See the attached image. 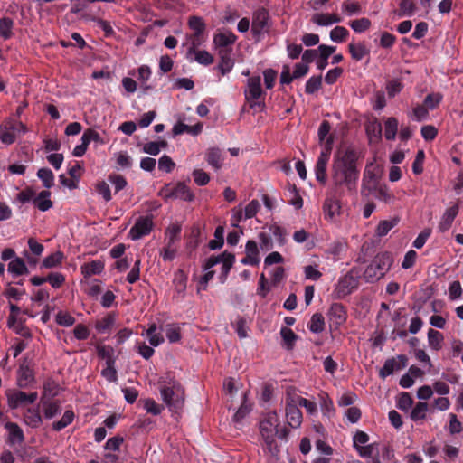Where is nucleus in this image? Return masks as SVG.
Wrapping results in <instances>:
<instances>
[{"instance_id": "nucleus-17", "label": "nucleus", "mask_w": 463, "mask_h": 463, "mask_svg": "<svg viewBox=\"0 0 463 463\" xmlns=\"http://www.w3.org/2000/svg\"><path fill=\"white\" fill-rule=\"evenodd\" d=\"M368 440L369 437L364 431H357L353 438L354 446L363 458H369L373 453L372 445H366Z\"/></svg>"}, {"instance_id": "nucleus-9", "label": "nucleus", "mask_w": 463, "mask_h": 463, "mask_svg": "<svg viewBox=\"0 0 463 463\" xmlns=\"http://www.w3.org/2000/svg\"><path fill=\"white\" fill-rule=\"evenodd\" d=\"M236 39L237 37L232 32L229 30H223L217 32L213 35V43L218 52L219 51H222L223 52H231Z\"/></svg>"}, {"instance_id": "nucleus-50", "label": "nucleus", "mask_w": 463, "mask_h": 463, "mask_svg": "<svg viewBox=\"0 0 463 463\" xmlns=\"http://www.w3.org/2000/svg\"><path fill=\"white\" fill-rule=\"evenodd\" d=\"M428 410L429 406L426 402H418L411 412V419L414 421L423 420Z\"/></svg>"}, {"instance_id": "nucleus-38", "label": "nucleus", "mask_w": 463, "mask_h": 463, "mask_svg": "<svg viewBox=\"0 0 463 463\" xmlns=\"http://www.w3.org/2000/svg\"><path fill=\"white\" fill-rule=\"evenodd\" d=\"M178 245L165 242V246L160 250L159 255L164 261H172L177 255Z\"/></svg>"}, {"instance_id": "nucleus-26", "label": "nucleus", "mask_w": 463, "mask_h": 463, "mask_svg": "<svg viewBox=\"0 0 463 463\" xmlns=\"http://www.w3.org/2000/svg\"><path fill=\"white\" fill-rule=\"evenodd\" d=\"M205 35L191 34L187 35L186 43L184 44L186 46V58L192 59L193 53L199 50V47L205 42Z\"/></svg>"}, {"instance_id": "nucleus-45", "label": "nucleus", "mask_w": 463, "mask_h": 463, "mask_svg": "<svg viewBox=\"0 0 463 463\" xmlns=\"http://www.w3.org/2000/svg\"><path fill=\"white\" fill-rule=\"evenodd\" d=\"M38 178L45 188L50 189L54 184V175L49 168H41L37 172Z\"/></svg>"}, {"instance_id": "nucleus-16", "label": "nucleus", "mask_w": 463, "mask_h": 463, "mask_svg": "<svg viewBox=\"0 0 463 463\" xmlns=\"http://www.w3.org/2000/svg\"><path fill=\"white\" fill-rule=\"evenodd\" d=\"M342 16L335 13H315L312 14L310 21L321 27H329L335 24L342 22Z\"/></svg>"}, {"instance_id": "nucleus-7", "label": "nucleus", "mask_w": 463, "mask_h": 463, "mask_svg": "<svg viewBox=\"0 0 463 463\" xmlns=\"http://www.w3.org/2000/svg\"><path fill=\"white\" fill-rule=\"evenodd\" d=\"M334 142V137H329L326 141V149H323L320 153V156L317 158L316 166H315V174L316 178L318 182L322 184H326L327 180L326 175V166L330 156V152L332 149V145Z\"/></svg>"}, {"instance_id": "nucleus-48", "label": "nucleus", "mask_w": 463, "mask_h": 463, "mask_svg": "<svg viewBox=\"0 0 463 463\" xmlns=\"http://www.w3.org/2000/svg\"><path fill=\"white\" fill-rule=\"evenodd\" d=\"M308 328L313 333H320L325 328V320L321 314L316 313L312 316Z\"/></svg>"}, {"instance_id": "nucleus-61", "label": "nucleus", "mask_w": 463, "mask_h": 463, "mask_svg": "<svg viewBox=\"0 0 463 463\" xmlns=\"http://www.w3.org/2000/svg\"><path fill=\"white\" fill-rule=\"evenodd\" d=\"M304 274L305 278L309 280H318L321 276L322 272L318 269L317 265H307L304 267Z\"/></svg>"}, {"instance_id": "nucleus-24", "label": "nucleus", "mask_w": 463, "mask_h": 463, "mask_svg": "<svg viewBox=\"0 0 463 463\" xmlns=\"http://www.w3.org/2000/svg\"><path fill=\"white\" fill-rule=\"evenodd\" d=\"M341 205L336 199H327L324 203V214L326 219L330 222H335L337 216L340 215Z\"/></svg>"}, {"instance_id": "nucleus-21", "label": "nucleus", "mask_w": 463, "mask_h": 463, "mask_svg": "<svg viewBox=\"0 0 463 463\" xmlns=\"http://www.w3.org/2000/svg\"><path fill=\"white\" fill-rule=\"evenodd\" d=\"M286 418L288 425L292 428H298L302 423V413L297 402L288 403L286 406Z\"/></svg>"}, {"instance_id": "nucleus-10", "label": "nucleus", "mask_w": 463, "mask_h": 463, "mask_svg": "<svg viewBox=\"0 0 463 463\" xmlns=\"http://www.w3.org/2000/svg\"><path fill=\"white\" fill-rule=\"evenodd\" d=\"M161 193L166 198L182 199L184 201H191L194 198L193 193L184 183H178L175 186L168 184Z\"/></svg>"}, {"instance_id": "nucleus-58", "label": "nucleus", "mask_w": 463, "mask_h": 463, "mask_svg": "<svg viewBox=\"0 0 463 463\" xmlns=\"http://www.w3.org/2000/svg\"><path fill=\"white\" fill-rule=\"evenodd\" d=\"M165 146L166 143L165 141H152L144 145L143 151L151 156H156L160 153L161 148L165 147Z\"/></svg>"}, {"instance_id": "nucleus-30", "label": "nucleus", "mask_w": 463, "mask_h": 463, "mask_svg": "<svg viewBox=\"0 0 463 463\" xmlns=\"http://www.w3.org/2000/svg\"><path fill=\"white\" fill-rule=\"evenodd\" d=\"M8 272L14 277H18L29 273L28 268L23 259L17 257L9 261Z\"/></svg>"}, {"instance_id": "nucleus-13", "label": "nucleus", "mask_w": 463, "mask_h": 463, "mask_svg": "<svg viewBox=\"0 0 463 463\" xmlns=\"http://www.w3.org/2000/svg\"><path fill=\"white\" fill-rule=\"evenodd\" d=\"M392 264V256L385 252L378 255L374 260L368 266V273H371L373 269H378L376 276L383 277L384 274L389 270Z\"/></svg>"}, {"instance_id": "nucleus-53", "label": "nucleus", "mask_w": 463, "mask_h": 463, "mask_svg": "<svg viewBox=\"0 0 463 463\" xmlns=\"http://www.w3.org/2000/svg\"><path fill=\"white\" fill-rule=\"evenodd\" d=\"M106 367L101 371V375L109 383H114L118 379L117 371L114 367V362L107 361Z\"/></svg>"}, {"instance_id": "nucleus-25", "label": "nucleus", "mask_w": 463, "mask_h": 463, "mask_svg": "<svg viewBox=\"0 0 463 463\" xmlns=\"http://www.w3.org/2000/svg\"><path fill=\"white\" fill-rule=\"evenodd\" d=\"M23 420L30 428L37 429L43 423V418L38 409L28 408L24 413Z\"/></svg>"}, {"instance_id": "nucleus-51", "label": "nucleus", "mask_w": 463, "mask_h": 463, "mask_svg": "<svg viewBox=\"0 0 463 463\" xmlns=\"http://www.w3.org/2000/svg\"><path fill=\"white\" fill-rule=\"evenodd\" d=\"M342 12L347 16L357 14L361 12V5L354 1L345 0L341 5Z\"/></svg>"}, {"instance_id": "nucleus-20", "label": "nucleus", "mask_w": 463, "mask_h": 463, "mask_svg": "<svg viewBox=\"0 0 463 463\" xmlns=\"http://www.w3.org/2000/svg\"><path fill=\"white\" fill-rule=\"evenodd\" d=\"M205 160L215 171L220 170L224 162V155L217 147L209 148L205 153Z\"/></svg>"}, {"instance_id": "nucleus-56", "label": "nucleus", "mask_w": 463, "mask_h": 463, "mask_svg": "<svg viewBox=\"0 0 463 463\" xmlns=\"http://www.w3.org/2000/svg\"><path fill=\"white\" fill-rule=\"evenodd\" d=\"M349 25L355 33H364L371 26V21L368 18H360L350 22Z\"/></svg>"}, {"instance_id": "nucleus-39", "label": "nucleus", "mask_w": 463, "mask_h": 463, "mask_svg": "<svg viewBox=\"0 0 463 463\" xmlns=\"http://www.w3.org/2000/svg\"><path fill=\"white\" fill-rule=\"evenodd\" d=\"M398 120L395 118H387L384 120V137L388 140L395 138L398 130Z\"/></svg>"}, {"instance_id": "nucleus-55", "label": "nucleus", "mask_w": 463, "mask_h": 463, "mask_svg": "<svg viewBox=\"0 0 463 463\" xmlns=\"http://www.w3.org/2000/svg\"><path fill=\"white\" fill-rule=\"evenodd\" d=\"M330 129H331L330 124L326 120H324L319 126L317 135H318L319 143L324 146L323 149H326V139L329 137H333V136L329 134Z\"/></svg>"}, {"instance_id": "nucleus-33", "label": "nucleus", "mask_w": 463, "mask_h": 463, "mask_svg": "<svg viewBox=\"0 0 463 463\" xmlns=\"http://www.w3.org/2000/svg\"><path fill=\"white\" fill-rule=\"evenodd\" d=\"M427 337L428 345L431 350L439 351L442 348L444 337L440 332L434 329H429Z\"/></svg>"}, {"instance_id": "nucleus-15", "label": "nucleus", "mask_w": 463, "mask_h": 463, "mask_svg": "<svg viewBox=\"0 0 463 463\" xmlns=\"http://www.w3.org/2000/svg\"><path fill=\"white\" fill-rule=\"evenodd\" d=\"M241 262L243 265L258 266L260 262V249L256 241L249 240L245 245V257Z\"/></svg>"}, {"instance_id": "nucleus-60", "label": "nucleus", "mask_w": 463, "mask_h": 463, "mask_svg": "<svg viewBox=\"0 0 463 463\" xmlns=\"http://www.w3.org/2000/svg\"><path fill=\"white\" fill-rule=\"evenodd\" d=\"M204 275L200 279L198 291L205 290L208 282L213 279V275L217 272L216 269H207V261L204 264Z\"/></svg>"}, {"instance_id": "nucleus-44", "label": "nucleus", "mask_w": 463, "mask_h": 463, "mask_svg": "<svg viewBox=\"0 0 463 463\" xmlns=\"http://www.w3.org/2000/svg\"><path fill=\"white\" fill-rule=\"evenodd\" d=\"M14 21L9 17L0 19V36L7 40L13 35Z\"/></svg>"}, {"instance_id": "nucleus-6", "label": "nucleus", "mask_w": 463, "mask_h": 463, "mask_svg": "<svg viewBox=\"0 0 463 463\" xmlns=\"http://www.w3.org/2000/svg\"><path fill=\"white\" fill-rule=\"evenodd\" d=\"M5 396L7 404L11 409H17L22 406L33 404L38 399V393L36 392L26 393L15 389H8L5 392Z\"/></svg>"}, {"instance_id": "nucleus-34", "label": "nucleus", "mask_w": 463, "mask_h": 463, "mask_svg": "<svg viewBox=\"0 0 463 463\" xmlns=\"http://www.w3.org/2000/svg\"><path fill=\"white\" fill-rule=\"evenodd\" d=\"M220 62L218 64V69L220 70L222 75L229 73L233 66L234 61L231 57V52H223L222 51H219Z\"/></svg>"}, {"instance_id": "nucleus-62", "label": "nucleus", "mask_w": 463, "mask_h": 463, "mask_svg": "<svg viewBox=\"0 0 463 463\" xmlns=\"http://www.w3.org/2000/svg\"><path fill=\"white\" fill-rule=\"evenodd\" d=\"M175 164L172 158L166 155L162 156L158 160V168L161 171L170 173L175 168Z\"/></svg>"}, {"instance_id": "nucleus-1", "label": "nucleus", "mask_w": 463, "mask_h": 463, "mask_svg": "<svg viewBox=\"0 0 463 463\" xmlns=\"http://www.w3.org/2000/svg\"><path fill=\"white\" fill-rule=\"evenodd\" d=\"M357 159V154L352 149L339 150L335 153L331 167V181L335 188L355 190L359 178Z\"/></svg>"}, {"instance_id": "nucleus-29", "label": "nucleus", "mask_w": 463, "mask_h": 463, "mask_svg": "<svg viewBox=\"0 0 463 463\" xmlns=\"http://www.w3.org/2000/svg\"><path fill=\"white\" fill-rule=\"evenodd\" d=\"M51 193L48 190H43L33 198V204L40 211L45 212L52 207V202L50 199Z\"/></svg>"}, {"instance_id": "nucleus-5", "label": "nucleus", "mask_w": 463, "mask_h": 463, "mask_svg": "<svg viewBox=\"0 0 463 463\" xmlns=\"http://www.w3.org/2000/svg\"><path fill=\"white\" fill-rule=\"evenodd\" d=\"M379 174V167L373 163L365 166L361 185V194L364 199H368L373 190L378 185Z\"/></svg>"}, {"instance_id": "nucleus-27", "label": "nucleus", "mask_w": 463, "mask_h": 463, "mask_svg": "<svg viewBox=\"0 0 463 463\" xmlns=\"http://www.w3.org/2000/svg\"><path fill=\"white\" fill-rule=\"evenodd\" d=\"M104 262L97 260L81 265L80 271L85 278H90L93 275L101 274L104 270Z\"/></svg>"}, {"instance_id": "nucleus-32", "label": "nucleus", "mask_w": 463, "mask_h": 463, "mask_svg": "<svg viewBox=\"0 0 463 463\" xmlns=\"http://www.w3.org/2000/svg\"><path fill=\"white\" fill-rule=\"evenodd\" d=\"M143 336H146L152 346H158L164 343V336L161 332H157L156 324H151L145 333H142Z\"/></svg>"}, {"instance_id": "nucleus-57", "label": "nucleus", "mask_w": 463, "mask_h": 463, "mask_svg": "<svg viewBox=\"0 0 463 463\" xmlns=\"http://www.w3.org/2000/svg\"><path fill=\"white\" fill-rule=\"evenodd\" d=\"M397 220H384L380 222L376 228V234L379 237L385 236L396 224Z\"/></svg>"}, {"instance_id": "nucleus-42", "label": "nucleus", "mask_w": 463, "mask_h": 463, "mask_svg": "<svg viewBox=\"0 0 463 463\" xmlns=\"http://www.w3.org/2000/svg\"><path fill=\"white\" fill-rule=\"evenodd\" d=\"M116 322V316L109 314L102 319L97 321L95 327L99 333H106L110 330Z\"/></svg>"}, {"instance_id": "nucleus-4", "label": "nucleus", "mask_w": 463, "mask_h": 463, "mask_svg": "<svg viewBox=\"0 0 463 463\" xmlns=\"http://www.w3.org/2000/svg\"><path fill=\"white\" fill-rule=\"evenodd\" d=\"M235 257L232 253L223 252L217 256H212L207 260V269H216L221 283H224L229 274Z\"/></svg>"}, {"instance_id": "nucleus-59", "label": "nucleus", "mask_w": 463, "mask_h": 463, "mask_svg": "<svg viewBox=\"0 0 463 463\" xmlns=\"http://www.w3.org/2000/svg\"><path fill=\"white\" fill-rule=\"evenodd\" d=\"M186 280H187V277H186V275L184 274V272L183 270H177L175 273V277H174V281L173 282L175 284V289L179 293H183V292L185 291Z\"/></svg>"}, {"instance_id": "nucleus-46", "label": "nucleus", "mask_w": 463, "mask_h": 463, "mask_svg": "<svg viewBox=\"0 0 463 463\" xmlns=\"http://www.w3.org/2000/svg\"><path fill=\"white\" fill-rule=\"evenodd\" d=\"M349 35L348 30L344 26H335L330 31L329 37L332 42L343 43Z\"/></svg>"}, {"instance_id": "nucleus-49", "label": "nucleus", "mask_w": 463, "mask_h": 463, "mask_svg": "<svg viewBox=\"0 0 463 463\" xmlns=\"http://www.w3.org/2000/svg\"><path fill=\"white\" fill-rule=\"evenodd\" d=\"M349 52L353 59L361 61L368 54V50L363 43H350Z\"/></svg>"}, {"instance_id": "nucleus-23", "label": "nucleus", "mask_w": 463, "mask_h": 463, "mask_svg": "<svg viewBox=\"0 0 463 463\" xmlns=\"http://www.w3.org/2000/svg\"><path fill=\"white\" fill-rule=\"evenodd\" d=\"M5 427L8 432L7 441L10 444H20L24 440L23 430L17 423L7 422Z\"/></svg>"}, {"instance_id": "nucleus-8", "label": "nucleus", "mask_w": 463, "mask_h": 463, "mask_svg": "<svg viewBox=\"0 0 463 463\" xmlns=\"http://www.w3.org/2000/svg\"><path fill=\"white\" fill-rule=\"evenodd\" d=\"M263 90L261 88L260 76L250 77L247 80L244 95L246 99L250 102V107H254L259 104L258 99L261 98Z\"/></svg>"}, {"instance_id": "nucleus-43", "label": "nucleus", "mask_w": 463, "mask_h": 463, "mask_svg": "<svg viewBox=\"0 0 463 463\" xmlns=\"http://www.w3.org/2000/svg\"><path fill=\"white\" fill-rule=\"evenodd\" d=\"M75 414L72 411L67 410L61 420L52 423V429L56 431H60L69 426L74 420Z\"/></svg>"}, {"instance_id": "nucleus-37", "label": "nucleus", "mask_w": 463, "mask_h": 463, "mask_svg": "<svg viewBox=\"0 0 463 463\" xmlns=\"http://www.w3.org/2000/svg\"><path fill=\"white\" fill-rule=\"evenodd\" d=\"M181 227L178 224H171L165 232V242L177 244L180 241Z\"/></svg>"}, {"instance_id": "nucleus-18", "label": "nucleus", "mask_w": 463, "mask_h": 463, "mask_svg": "<svg viewBox=\"0 0 463 463\" xmlns=\"http://www.w3.org/2000/svg\"><path fill=\"white\" fill-rule=\"evenodd\" d=\"M407 359L404 355H399L397 359L391 358L385 361L383 366L380 370V376L386 378L392 374L395 371L400 370L405 366Z\"/></svg>"}, {"instance_id": "nucleus-52", "label": "nucleus", "mask_w": 463, "mask_h": 463, "mask_svg": "<svg viewBox=\"0 0 463 463\" xmlns=\"http://www.w3.org/2000/svg\"><path fill=\"white\" fill-rule=\"evenodd\" d=\"M81 284L85 285V292L91 298H98L101 293V287L97 279L81 282Z\"/></svg>"}, {"instance_id": "nucleus-35", "label": "nucleus", "mask_w": 463, "mask_h": 463, "mask_svg": "<svg viewBox=\"0 0 463 463\" xmlns=\"http://www.w3.org/2000/svg\"><path fill=\"white\" fill-rule=\"evenodd\" d=\"M371 194H373L379 201L384 202L385 203H391L394 201V195L389 191L386 185H377L373 190Z\"/></svg>"}, {"instance_id": "nucleus-22", "label": "nucleus", "mask_w": 463, "mask_h": 463, "mask_svg": "<svg viewBox=\"0 0 463 463\" xmlns=\"http://www.w3.org/2000/svg\"><path fill=\"white\" fill-rule=\"evenodd\" d=\"M458 213V204H453L449 206L443 213L440 222L439 223V230L441 232H445L449 230L452 225V222Z\"/></svg>"}, {"instance_id": "nucleus-3", "label": "nucleus", "mask_w": 463, "mask_h": 463, "mask_svg": "<svg viewBox=\"0 0 463 463\" xmlns=\"http://www.w3.org/2000/svg\"><path fill=\"white\" fill-rule=\"evenodd\" d=\"M279 420L275 411L264 415L260 422V432L269 450L273 453L276 449V438L279 434Z\"/></svg>"}, {"instance_id": "nucleus-40", "label": "nucleus", "mask_w": 463, "mask_h": 463, "mask_svg": "<svg viewBox=\"0 0 463 463\" xmlns=\"http://www.w3.org/2000/svg\"><path fill=\"white\" fill-rule=\"evenodd\" d=\"M188 60L207 66L213 62V56L205 50H197L194 52V53H193L192 59Z\"/></svg>"}, {"instance_id": "nucleus-64", "label": "nucleus", "mask_w": 463, "mask_h": 463, "mask_svg": "<svg viewBox=\"0 0 463 463\" xmlns=\"http://www.w3.org/2000/svg\"><path fill=\"white\" fill-rule=\"evenodd\" d=\"M144 409L153 415H158L161 413L163 407L156 402L153 399H146L144 401Z\"/></svg>"}, {"instance_id": "nucleus-12", "label": "nucleus", "mask_w": 463, "mask_h": 463, "mask_svg": "<svg viewBox=\"0 0 463 463\" xmlns=\"http://www.w3.org/2000/svg\"><path fill=\"white\" fill-rule=\"evenodd\" d=\"M269 14L264 9L257 10L253 14L251 32L254 36L260 37L268 32Z\"/></svg>"}, {"instance_id": "nucleus-2", "label": "nucleus", "mask_w": 463, "mask_h": 463, "mask_svg": "<svg viewBox=\"0 0 463 463\" xmlns=\"http://www.w3.org/2000/svg\"><path fill=\"white\" fill-rule=\"evenodd\" d=\"M161 398L172 413H179L185 401L184 389L171 373L162 375L158 380Z\"/></svg>"}, {"instance_id": "nucleus-28", "label": "nucleus", "mask_w": 463, "mask_h": 463, "mask_svg": "<svg viewBox=\"0 0 463 463\" xmlns=\"http://www.w3.org/2000/svg\"><path fill=\"white\" fill-rule=\"evenodd\" d=\"M328 317L333 324L340 326L346 319V312L341 304L335 303L329 309Z\"/></svg>"}, {"instance_id": "nucleus-31", "label": "nucleus", "mask_w": 463, "mask_h": 463, "mask_svg": "<svg viewBox=\"0 0 463 463\" xmlns=\"http://www.w3.org/2000/svg\"><path fill=\"white\" fill-rule=\"evenodd\" d=\"M64 258V254L61 251H55L43 259L41 267L43 269L58 268L62 264Z\"/></svg>"}, {"instance_id": "nucleus-19", "label": "nucleus", "mask_w": 463, "mask_h": 463, "mask_svg": "<svg viewBox=\"0 0 463 463\" xmlns=\"http://www.w3.org/2000/svg\"><path fill=\"white\" fill-rule=\"evenodd\" d=\"M17 385L20 388H27L34 382L32 369L26 364H22L17 371Z\"/></svg>"}, {"instance_id": "nucleus-47", "label": "nucleus", "mask_w": 463, "mask_h": 463, "mask_svg": "<svg viewBox=\"0 0 463 463\" xmlns=\"http://www.w3.org/2000/svg\"><path fill=\"white\" fill-rule=\"evenodd\" d=\"M164 331L170 343H176L181 339V329L176 325L168 324L165 326Z\"/></svg>"}, {"instance_id": "nucleus-36", "label": "nucleus", "mask_w": 463, "mask_h": 463, "mask_svg": "<svg viewBox=\"0 0 463 463\" xmlns=\"http://www.w3.org/2000/svg\"><path fill=\"white\" fill-rule=\"evenodd\" d=\"M42 407L44 418L48 420L52 419L61 411V407L58 402L44 401L43 397L42 398Z\"/></svg>"}, {"instance_id": "nucleus-63", "label": "nucleus", "mask_w": 463, "mask_h": 463, "mask_svg": "<svg viewBox=\"0 0 463 463\" xmlns=\"http://www.w3.org/2000/svg\"><path fill=\"white\" fill-rule=\"evenodd\" d=\"M56 322L62 326H71L75 323V318L68 312L60 311L56 316Z\"/></svg>"}, {"instance_id": "nucleus-54", "label": "nucleus", "mask_w": 463, "mask_h": 463, "mask_svg": "<svg viewBox=\"0 0 463 463\" xmlns=\"http://www.w3.org/2000/svg\"><path fill=\"white\" fill-rule=\"evenodd\" d=\"M152 71L149 66L142 65L137 69V79L144 89H148L147 81L151 78Z\"/></svg>"}, {"instance_id": "nucleus-11", "label": "nucleus", "mask_w": 463, "mask_h": 463, "mask_svg": "<svg viewBox=\"0 0 463 463\" xmlns=\"http://www.w3.org/2000/svg\"><path fill=\"white\" fill-rule=\"evenodd\" d=\"M153 228V221L149 216L140 217L130 229L128 237L137 241L150 233Z\"/></svg>"}, {"instance_id": "nucleus-41", "label": "nucleus", "mask_w": 463, "mask_h": 463, "mask_svg": "<svg viewBox=\"0 0 463 463\" xmlns=\"http://www.w3.org/2000/svg\"><path fill=\"white\" fill-rule=\"evenodd\" d=\"M188 25L193 31L192 34L205 35L204 31L206 24L203 19L200 16H191L188 20Z\"/></svg>"}, {"instance_id": "nucleus-14", "label": "nucleus", "mask_w": 463, "mask_h": 463, "mask_svg": "<svg viewBox=\"0 0 463 463\" xmlns=\"http://www.w3.org/2000/svg\"><path fill=\"white\" fill-rule=\"evenodd\" d=\"M357 287V279L352 273H347L338 281L335 289L336 294L339 298L345 297L352 293Z\"/></svg>"}]
</instances>
